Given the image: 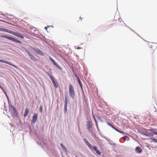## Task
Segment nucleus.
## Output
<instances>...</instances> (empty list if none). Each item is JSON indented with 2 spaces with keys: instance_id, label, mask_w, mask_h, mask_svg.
<instances>
[{
  "instance_id": "6",
  "label": "nucleus",
  "mask_w": 157,
  "mask_h": 157,
  "mask_svg": "<svg viewBox=\"0 0 157 157\" xmlns=\"http://www.w3.org/2000/svg\"><path fill=\"white\" fill-rule=\"evenodd\" d=\"M87 127L89 131L91 133H92L93 130L92 128V124L91 122L90 121L87 122Z\"/></svg>"
},
{
  "instance_id": "18",
  "label": "nucleus",
  "mask_w": 157,
  "mask_h": 157,
  "mask_svg": "<svg viewBox=\"0 0 157 157\" xmlns=\"http://www.w3.org/2000/svg\"><path fill=\"white\" fill-rule=\"evenodd\" d=\"M76 76L77 77V80H78V83H79L80 86L81 88H82V84L81 83V81H80V79H79L78 77L76 75Z\"/></svg>"
},
{
  "instance_id": "2",
  "label": "nucleus",
  "mask_w": 157,
  "mask_h": 157,
  "mask_svg": "<svg viewBox=\"0 0 157 157\" xmlns=\"http://www.w3.org/2000/svg\"><path fill=\"white\" fill-rule=\"evenodd\" d=\"M69 92L70 96L72 98L74 99L75 96V93L74 87L71 84H70L69 86Z\"/></svg>"
},
{
  "instance_id": "27",
  "label": "nucleus",
  "mask_w": 157,
  "mask_h": 157,
  "mask_svg": "<svg viewBox=\"0 0 157 157\" xmlns=\"http://www.w3.org/2000/svg\"><path fill=\"white\" fill-rule=\"evenodd\" d=\"M0 88L1 89H2V90H4V89H3V88H2V86H1V85L0 84Z\"/></svg>"
},
{
  "instance_id": "15",
  "label": "nucleus",
  "mask_w": 157,
  "mask_h": 157,
  "mask_svg": "<svg viewBox=\"0 0 157 157\" xmlns=\"http://www.w3.org/2000/svg\"><path fill=\"white\" fill-rule=\"evenodd\" d=\"M136 151L137 153H141L142 151V150L141 148L139 147H136Z\"/></svg>"
},
{
  "instance_id": "24",
  "label": "nucleus",
  "mask_w": 157,
  "mask_h": 157,
  "mask_svg": "<svg viewBox=\"0 0 157 157\" xmlns=\"http://www.w3.org/2000/svg\"><path fill=\"white\" fill-rule=\"evenodd\" d=\"M84 140L87 145H88L89 143L86 139H84Z\"/></svg>"
},
{
  "instance_id": "20",
  "label": "nucleus",
  "mask_w": 157,
  "mask_h": 157,
  "mask_svg": "<svg viewBox=\"0 0 157 157\" xmlns=\"http://www.w3.org/2000/svg\"><path fill=\"white\" fill-rule=\"evenodd\" d=\"M151 140L153 142H154L155 143H157V139L152 138H151Z\"/></svg>"
},
{
  "instance_id": "7",
  "label": "nucleus",
  "mask_w": 157,
  "mask_h": 157,
  "mask_svg": "<svg viewBox=\"0 0 157 157\" xmlns=\"http://www.w3.org/2000/svg\"><path fill=\"white\" fill-rule=\"evenodd\" d=\"M10 33L12 34L15 36L21 38L22 39H23L24 38V36L23 35L21 34L12 31L10 30Z\"/></svg>"
},
{
  "instance_id": "9",
  "label": "nucleus",
  "mask_w": 157,
  "mask_h": 157,
  "mask_svg": "<svg viewBox=\"0 0 157 157\" xmlns=\"http://www.w3.org/2000/svg\"><path fill=\"white\" fill-rule=\"evenodd\" d=\"M26 51L32 60H34V61H36V58L33 56L28 50H26Z\"/></svg>"
},
{
  "instance_id": "11",
  "label": "nucleus",
  "mask_w": 157,
  "mask_h": 157,
  "mask_svg": "<svg viewBox=\"0 0 157 157\" xmlns=\"http://www.w3.org/2000/svg\"><path fill=\"white\" fill-rule=\"evenodd\" d=\"M65 105L64 109L65 110V112L66 113L67 111V99L66 96H65Z\"/></svg>"
},
{
  "instance_id": "4",
  "label": "nucleus",
  "mask_w": 157,
  "mask_h": 157,
  "mask_svg": "<svg viewBox=\"0 0 157 157\" xmlns=\"http://www.w3.org/2000/svg\"><path fill=\"white\" fill-rule=\"evenodd\" d=\"M48 74L51 79L54 87L56 88H57L58 86V84L56 80V79L54 78L53 76L51 74H50L49 73H48Z\"/></svg>"
},
{
  "instance_id": "8",
  "label": "nucleus",
  "mask_w": 157,
  "mask_h": 157,
  "mask_svg": "<svg viewBox=\"0 0 157 157\" xmlns=\"http://www.w3.org/2000/svg\"><path fill=\"white\" fill-rule=\"evenodd\" d=\"M49 59L52 62L53 64L56 67L58 68L60 70L62 69L61 67L58 65V64L50 56H49Z\"/></svg>"
},
{
  "instance_id": "23",
  "label": "nucleus",
  "mask_w": 157,
  "mask_h": 157,
  "mask_svg": "<svg viewBox=\"0 0 157 157\" xmlns=\"http://www.w3.org/2000/svg\"><path fill=\"white\" fill-rule=\"evenodd\" d=\"M107 123L109 125L111 126L112 128L114 127V126H113L111 123H110L108 122H107Z\"/></svg>"
},
{
  "instance_id": "14",
  "label": "nucleus",
  "mask_w": 157,
  "mask_h": 157,
  "mask_svg": "<svg viewBox=\"0 0 157 157\" xmlns=\"http://www.w3.org/2000/svg\"><path fill=\"white\" fill-rule=\"evenodd\" d=\"M34 50L36 52L37 54H39V55H40L41 56L44 55V53L43 52H42L41 51H40V50L38 49H35Z\"/></svg>"
},
{
  "instance_id": "26",
  "label": "nucleus",
  "mask_w": 157,
  "mask_h": 157,
  "mask_svg": "<svg viewBox=\"0 0 157 157\" xmlns=\"http://www.w3.org/2000/svg\"><path fill=\"white\" fill-rule=\"evenodd\" d=\"M128 138V137L127 136H124L123 137V139L125 140L126 139Z\"/></svg>"
},
{
  "instance_id": "13",
  "label": "nucleus",
  "mask_w": 157,
  "mask_h": 157,
  "mask_svg": "<svg viewBox=\"0 0 157 157\" xmlns=\"http://www.w3.org/2000/svg\"><path fill=\"white\" fill-rule=\"evenodd\" d=\"M38 115L36 113H35L34 114L33 116V123H35L36 121H37V119Z\"/></svg>"
},
{
  "instance_id": "17",
  "label": "nucleus",
  "mask_w": 157,
  "mask_h": 157,
  "mask_svg": "<svg viewBox=\"0 0 157 157\" xmlns=\"http://www.w3.org/2000/svg\"><path fill=\"white\" fill-rule=\"evenodd\" d=\"M0 31H4V32H7L9 33H10V30L8 29H4L3 28H0Z\"/></svg>"
},
{
  "instance_id": "12",
  "label": "nucleus",
  "mask_w": 157,
  "mask_h": 157,
  "mask_svg": "<svg viewBox=\"0 0 157 157\" xmlns=\"http://www.w3.org/2000/svg\"><path fill=\"white\" fill-rule=\"evenodd\" d=\"M0 62L4 63H6L7 64H9V65H10L12 66L13 67H16L15 65H14L13 64L11 63L8 62L7 61H4V60H2L0 59Z\"/></svg>"
},
{
  "instance_id": "5",
  "label": "nucleus",
  "mask_w": 157,
  "mask_h": 157,
  "mask_svg": "<svg viewBox=\"0 0 157 157\" xmlns=\"http://www.w3.org/2000/svg\"><path fill=\"white\" fill-rule=\"evenodd\" d=\"M87 145L91 149L95 151L97 154L98 155H100L101 154V152L97 148L96 146L93 147L92 145L89 143Z\"/></svg>"
},
{
  "instance_id": "3",
  "label": "nucleus",
  "mask_w": 157,
  "mask_h": 157,
  "mask_svg": "<svg viewBox=\"0 0 157 157\" xmlns=\"http://www.w3.org/2000/svg\"><path fill=\"white\" fill-rule=\"evenodd\" d=\"M0 36L1 37L6 38L9 40H11L12 41L15 42L18 44H21L22 43L21 42V41L15 38H14L13 37L9 36L6 35H2L1 36Z\"/></svg>"
},
{
  "instance_id": "29",
  "label": "nucleus",
  "mask_w": 157,
  "mask_h": 157,
  "mask_svg": "<svg viewBox=\"0 0 157 157\" xmlns=\"http://www.w3.org/2000/svg\"><path fill=\"white\" fill-rule=\"evenodd\" d=\"M82 18L81 17H80V18H79V19H80L81 21H82Z\"/></svg>"
},
{
  "instance_id": "16",
  "label": "nucleus",
  "mask_w": 157,
  "mask_h": 157,
  "mask_svg": "<svg viewBox=\"0 0 157 157\" xmlns=\"http://www.w3.org/2000/svg\"><path fill=\"white\" fill-rule=\"evenodd\" d=\"M29 113V109L28 108H26L25 109V112L24 114V117H27V116L28 115V114Z\"/></svg>"
},
{
  "instance_id": "28",
  "label": "nucleus",
  "mask_w": 157,
  "mask_h": 157,
  "mask_svg": "<svg viewBox=\"0 0 157 157\" xmlns=\"http://www.w3.org/2000/svg\"><path fill=\"white\" fill-rule=\"evenodd\" d=\"M95 122H96V123L97 127L98 128V124H97V122L96 120V119H95Z\"/></svg>"
},
{
  "instance_id": "1",
  "label": "nucleus",
  "mask_w": 157,
  "mask_h": 157,
  "mask_svg": "<svg viewBox=\"0 0 157 157\" xmlns=\"http://www.w3.org/2000/svg\"><path fill=\"white\" fill-rule=\"evenodd\" d=\"M9 109L10 113L13 117H17L18 113L15 108L11 104H9Z\"/></svg>"
},
{
  "instance_id": "21",
  "label": "nucleus",
  "mask_w": 157,
  "mask_h": 157,
  "mask_svg": "<svg viewBox=\"0 0 157 157\" xmlns=\"http://www.w3.org/2000/svg\"><path fill=\"white\" fill-rule=\"evenodd\" d=\"M152 132H153V134H155V135H157V130L156 129H153L152 130Z\"/></svg>"
},
{
  "instance_id": "22",
  "label": "nucleus",
  "mask_w": 157,
  "mask_h": 157,
  "mask_svg": "<svg viewBox=\"0 0 157 157\" xmlns=\"http://www.w3.org/2000/svg\"><path fill=\"white\" fill-rule=\"evenodd\" d=\"M60 145H61L62 148L63 150H64V149L66 150V149L65 147L63 146V144H60Z\"/></svg>"
},
{
  "instance_id": "30",
  "label": "nucleus",
  "mask_w": 157,
  "mask_h": 157,
  "mask_svg": "<svg viewBox=\"0 0 157 157\" xmlns=\"http://www.w3.org/2000/svg\"><path fill=\"white\" fill-rule=\"evenodd\" d=\"M47 27H45L44 28H45V29H47Z\"/></svg>"
},
{
  "instance_id": "25",
  "label": "nucleus",
  "mask_w": 157,
  "mask_h": 157,
  "mask_svg": "<svg viewBox=\"0 0 157 157\" xmlns=\"http://www.w3.org/2000/svg\"><path fill=\"white\" fill-rule=\"evenodd\" d=\"M40 112L42 113V106H41L40 108Z\"/></svg>"
},
{
  "instance_id": "19",
  "label": "nucleus",
  "mask_w": 157,
  "mask_h": 157,
  "mask_svg": "<svg viewBox=\"0 0 157 157\" xmlns=\"http://www.w3.org/2000/svg\"><path fill=\"white\" fill-rule=\"evenodd\" d=\"M113 129H114L115 130H116L117 131L121 133V134H124V132H122V131H120L118 129H117V128H116L114 126L113 127Z\"/></svg>"
},
{
  "instance_id": "31",
  "label": "nucleus",
  "mask_w": 157,
  "mask_h": 157,
  "mask_svg": "<svg viewBox=\"0 0 157 157\" xmlns=\"http://www.w3.org/2000/svg\"><path fill=\"white\" fill-rule=\"evenodd\" d=\"M75 157H78L77 156H76Z\"/></svg>"
},
{
  "instance_id": "10",
  "label": "nucleus",
  "mask_w": 157,
  "mask_h": 157,
  "mask_svg": "<svg viewBox=\"0 0 157 157\" xmlns=\"http://www.w3.org/2000/svg\"><path fill=\"white\" fill-rule=\"evenodd\" d=\"M144 135L147 136L151 137L153 135L152 130H149L148 132H146Z\"/></svg>"
}]
</instances>
